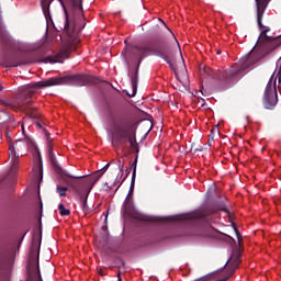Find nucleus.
<instances>
[{
  "label": "nucleus",
  "mask_w": 281,
  "mask_h": 281,
  "mask_svg": "<svg viewBox=\"0 0 281 281\" xmlns=\"http://www.w3.org/2000/svg\"><path fill=\"white\" fill-rule=\"evenodd\" d=\"M257 3V22L259 25V30L261 33L257 41L256 46L247 54V56L241 57L237 65L232 66L226 70H214L209 66H204L203 69L200 70L201 76H209L213 80H218L224 85H232L234 80H236V76H238L243 71H247L251 69L256 63L262 60L265 56H269L271 52L278 49L281 45L280 37H272L267 35L268 32H271V29L262 25V16H265V10H267V5H269L271 0H255Z\"/></svg>",
  "instance_id": "nucleus-1"
},
{
  "label": "nucleus",
  "mask_w": 281,
  "mask_h": 281,
  "mask_svg": "<svg viewBox=\"0 0 281 281\" xmlns=\"http://www.w3.org/2000/svg\"><path fill=\"white\" fill-rule=\"evenodd\" d=\"M171 41L164 35V33H157L153 35L149 43L146 45L134 46L131 50L125 55V60L127 63H137L136 70L132 72L131 82H132V94L131 98L137 95V82L138 77L137 74L139 71V65L148 54L151 56H158V58H162L168 65H170L171 69H175L172 63H170V57L172 56V45H177L178 49H181L179 45V41L175 36V33H171Z\"/></svg>",
  "instance_id": "nucleus-2"
},
{
  "label": "nucleus",
  "mask_w": 281,
  "mask_h": 281,
  "mask_svg": "<svg viewBox=\"0 0 281 281\" xmlns=\"http://www.w3.org/2000/svg\"><path fill=\"white\" fill-rule=\"evenodd\" d=\"M102 80L100 78L89 75H67L64 77H53L43 81H37L23 86L20 89V94L18 97L16 106L21 111H24L29 117L33 120H38L41 113L36 106L32 105L34 102V93L38 89H45L47 87H56L58 85H70L71 87H87V85H100Z\"/></svg>",
  "instance_id": "nucleus-3"
},
{
  "label": "nucleus",
  "mask_w": 281,
  "mask_h": 281,
  "mask_svg": "<svg viewBox=\"0 0 281 281\" xmlns=\"http://www.w3.org/2000/svg\"><path fill=\"white\" fill-rule=\"evenodd\" d=\"M216 212H226V214H229L227 206L225 204H220L218 206H212L202 211L177 215L176 217H168L167 221H190L191 232L187 233V236H202L204 238H215L221 240L223 234L212 227L210 217H207L211 216V214H216Z\"/></svg>",
  "instance_id": "nucleus-4"
},
{
  "label": "nucleus",
  "mask_w": 281,
  "mask_h": 281,
  "mask_svg": "<svg viewBox=\"0 0 281 281\" xmlns=\"http://www.w3.org/2000/svg\"><path fill=\"white\" fill-rule=\"evenodd\" d=\"M104 172L98 170L90 176H71L67 170L59 167V177L61 181H65L67 186L74 189V191L78 194L83 212H89V206H87V200L89 199V194L91 190H93V186L100 181ZM85 177H87L85 179ZM83 179V180H78Z\"/></svg>",
  "instance_id": "nucleus-5"
},
{
  "label": "nucleus",
  "mask_w": 281,
  "mask_h": 281,
  "mask_svg": "<svg viewBox=\"0 0 281 281\" xmlns=\"http://www.w3.org/2000/svg\"><path fill=\"white\" fill-rule=\"evenodd\" d=\"M130 143L135 153H139V143H137V126L124 117H117L112 121V144L122 146Z\"/></svg>",
  "instance_id": "nucleus-6"
},
{
  "label": "nucleus",
  "mask_w": 281,
  "mask_h": 281,
  "mask_svg": "<svg viewBox=\"0 0 281 281\" xmlns=\"http://www.w3.org/2000/svg\"><path fill=\"white\" fill-rule=\"evenodd\" d=\"M64 8L66 22L64 30L67 34H74L77 30H80L78 22L85 19L82 11V0H59Z\"/></svg>",
  "instance_id": "nucleus-7"
},
{
  "label": "nucleus",
  "mask_w": 281,
  "mask_h": 281,
  "mask_svg": "<svg viewBox=\"0 0 281 281\" xmlns=\"http://www.w3.org/2000/svg\"><path fill=\"white\" fill-rule=\"evenodd\" d=\"M41 256V237L38 235L33 237L31 251L29 256V273L31 281H43L41 277V268L38 266V258Z\"/></svg>",
  "instance_id": "nucleus-8"
},
{
  "label": "nucleus",
  "mask_w": 281,
  "mask_h": 281,
  "mask_svg": "<svg viewBox=\"0 0 281 281\" xmlns=\"http://www.w3.org/2000/svg\"><path fill=\"white\" fill-rule=\"evenodd\" d=\"M234 232L237 236L239 247H236L233 250V255L228 260V276L225 280H229V278H232L235 271L238 269V265H240V247H243V235H240V232H238V228L236 227H234Z\"/></svg>",
  "instance_id": "nucleus-9"
},
{
  "label": "nucleus",
  "mask_w": 281,
  "mask_h": 281,
  "mask_svg": "<svg viewBox=\"0 0 281 281\" xmlns=\"http://www.w3.org/2000/svg\"><path fill=\"white\" fill-rule=\"evenodd\" d=\"M27 148H34V142L31 140L27 135L24 134L23 138L16 139L13 145H10L9 150L11 153V157L16 156L19 154L25 155Z\"/></svg>",
  "instance_id": "nucleus-10"
},
{
  "label": "nucleus",
  "mask_w": 281,
  "mask_h": 281,
  "mask_svg": "<svg viewBox=\"0 0 281 281\" xmlns=\"http://www.w3.org/2000/svg\"><path fill=\"white\" fill-rule=\"evenodd\" d=\"M263 104L266 109H273L278 104V90L272 81H269L266 87Z\"/></svg>",
  "instance_id": "nucleus-11"
},
{
  "label": "nucleus",
  "mask_w": 281,
  "mask_h": 281,
  "mask_svg": "<svg viewBox=\"0 0 281 281\" xmlns=\"http://www.w3.org/2000/svg\"><path fill=\"white\" fill-rule=\"evenodd\" d=\"M13 260L10 256L4 257L1 262H0V269L1 271H3L5 273V278L4 279H0V281H10L8 279V276H10V272L12 271V265H13Z\"/></svg>",
  "instance_id": "nucleus-12"
},
{
  "label": "nucleus",
  "mask_w": 281,
  "mask_h": 281,
  "mask_svg": "<svg viewBox=\"0 0 281 281\" xmlns=\"http://www.w3.org/2000/svg\"><path fill=\"white\" fill-rule=\"evenodd\" d=\"M76 47L71 43L63 44L59 49V60H63V58H69V54L74 52Z\"/></svg>",
  "instance_id": "nucleus-13"
},
{
  "label": "nucleus",
  "mask_w": 281,
  "mask_h": 281,
  "mask_svg": "<svg viewBox=\"0 0 281 281\" xmlns=\"http://www.w3.org/2000/svg\"><path fill=\"white\" fill-rule=\"evenodd\" d=\"M134 169H133V176H132V184H131V189L128 191V199H132L133 196V189L135 188V176L137 175V156L133 162Z\"/></svg>",
  "instance_id": "nucleus-14"
},
{
  "label": "nucleus",
  "mask_w": 281,
  "mask_h": 281,
  "mask_svg": "<svg viewBox=\"0 0 281 281\" xmlns=\"http://www.w3.org/2000/svg\"><path fill=\"white\" fill-rule=\"evenodd\" d=\"M123 210L125 212V214H131V212H133V199L126 196L124 204H123Z\"/></svg>",
  "instance_id": "nucleus-15"
},
{
  "label": "nucleus",
  "mask_w": 281,
  "mask_h": 281,
  "mask_svg": "<svg viewBox=\"0 0 281 281\" xmlns=\"http://www.w3.org/2000/svg\"><path fill=\"white\" fill-rule=\"evenodd\" d=\"M16 170H19V155H12L10 172H16Z\"/></svg>",
  "instance_id": "nucleus-16"
},
{
  "label": "nucleus",
  "mask_w": 281,
  "mask_h": 281,
  "mask_svg": "<svg viewBox=\"0 0 281 281\" xmlns=\"http://www.w3.org/2000/svg\"><path fill=\"white\" fill-rule=\"evenodd\" d=\"M4 65H5V67H16V58L15 57H5Z\"/></svg>",
  "instance_id": "nucleus-17"
},
{
  "label": "nucleus",
  "mask_w": 281,
  "mask_h": 281,
  "mask_svg": "<svg viewBox=\"0 0 281 281\" xmlns=\"http://www.w3.org/2000/svg\"><path fill=\"white\" fill-rule=\"evenodd\" d=\"M59 214L60 216H69L71 214V211L69 209L65 207V204L60 203L58 205Z\"/></svg>",
  "instance_id": "nucleus-18"
},
{
  "label": "nucleus",
  "mask_w": 281,
  "mask_h": 281,
  "mask_svg": "<svg viewBox=\"0 0 281 281\" xmlns=\"http://www.w3.org/2000/svg\"><path fill=\"white\" fill-rule=\"evenodd\" d=\"M40 63H45V64L49 63L50 65H54V63H58V59L54 56H47L41 59Z\"/></svg>",
  "instance_id": "nucleus-19"
},
{
  "label": "nucleus",
  "mask_w": 281,
  "mask_h": 281,
  "mask_svg": "<svg viewBox=\"0 0 281 281\" xmlns=\"http://www.w3.org/2000/svg\"><path fill=\"white\" fill-rule=\"evenodd\" d=\"M68 190H69V188H67V187L57 186V192H58L59 196H67Z\"/></svg>",
  "instance_id": "nucleus-20"
},
{
  "label": "nucleus",
  "mask_w": 281,
  "mask_h": 281,
  "mask_svg": "<svg viewBox=\"0 0 281 281\" xmlns=\"http://www.w3.org/2000/svg\"><path fill=\"white\" fill-rule=\"evenodd\" d=\"M43 12L46 18V21H49V19H52V15H49V4H44Z\"/></svg>",
  "instance_id": "nucleus-21"
},
{
  "label": "nucleus",
  "mask_w": 281,
  "mask_h": 281,
  "mask_svg": "<svg viewBox=\"0 0 281 281\" xmlns=\"http://www.w3.org/2000/svg\"><path fill=\"white\" fill-rule=\"evenodd\" d=\"M36 170H37V173H38V179L40 181L43 180V165L42 164H38L36 166Z\"/></svg>",
  "instance_id": "nucleus-22"
},
{
  "label": "nucleus",
  "mask_w": 281,
  "mask_h": 281,
  "mask_svg": "<svg viewBox=\"0 0 281 281\" xmlns=\"http://www.w3.org/2000/svg\"><path fill=\"white\" fill-rule=\"evenodd\" d=\"M49 159H50L53 166H56V157L54 156V154L49 155Z\"/></svg>",
  "instance_id": "nucleus-23"
},
{
  "label": "nucleus",
  "mask_w": 281,
  "mask_h": 281,
  "mask_svg": "<svg viewBox=\"0 0 281 281\" xmlns=\"http://www.w3.org/2000/svg\"><path fill=\"white\" fill-rule=\"evenodd\" d=\"M48 155H54V147H52V144H48Z\"/></svg>",
  "instance_id": "nucleus-24"
},
{
  "label": "nucleus",
  "mask_w": 281,
  "mask_h": 281,
  "mask_svg": "<svg viewBox=\"0 0 281 281\" xmlns=\"http://www.w3.org/2000/svg\"><path fill=\"white\" fill-rule=\"evenodd\" d=\"M21 128H22L23 135H25V121H23V123H22V125H21Z\"/></svg>",
  "instance_id": "nucleus-25"
},
{
  "label": "nucleus",
  "mask_w": 281,
  "mask_h": 281,
  "mask_svg": "<svg viewBox=\"0 0 281 281\" xmlns=\"http://www.w3.org/2000/svg\"><path fill=\"white\" fill-rule=\"evenodd\" d=\"M216 130H212L211 131V134H210V138L212 139V142H214V132H215Z\"/></svg>",
  "instance_id": "nucleus-26"
},
{
  "label": "nucleus",
  "mask_w": 281,
  "mask_h": 281,
  "mask_svg": "<svg viewBox=\"0 0 281 281\" xmlns=\"http://www.w3.org/2000/svg\"><path fill=\"white\" fill-rule=\"evenodd\" d=\"M119 168H120L121 171L124 170V164L120 162Z\"/></svg>",
  "instance_id": "nucleus-27"
},
{
  "label": "nucleus",
  "mask_w": 281,
  "mask_h": 281,
  "mask_svg": "<svg viewBox=\"0 0 281 281\" xmlns=\"http://www.w3.org/2000/svg\"><path fill=\"white\" fill-rule=\"evenodd\" d=\"M37 128H43V125H41V122H36Z\"/></svg>",
  "instance_id": "nucleus-28"
},
{
  "label": "nucleus",
  "mask_w": 281,
  "mask_h": 281,
  "mask_svg": "<svg viewBox=\"0 0 281 281\" xmlns=\"http://www.w3.org/2000/svg\"><path fill=\"white\" fill-rule=\"evenodd\" d=\"M45 135H46L47 139H49V133L45 132Z\"/></svg>",
  "instance_id": "nucleus-29"
},
{
  "label": "nucleus",
  "mask_w": 281,
  "mask_h": 281,
  "mask_svg": "<svg viewBox=\"0 0 281 281\" xmlns=\"http://www.w3.org/2000/svg\"><path fill=\"white\" fill-rule=\"evenodd\" d=\"M121 265H122V267H124V260H121Z\"/></svg>",
  "instance_id": "nucleus-30"
},
{
  "label": "nucleus",
  "mask_w": 281,
  "mask_h": 281,
  "mask_svg": "<svg viewBox=\"0 0 281 281\" xmlns=\"http://www.w3.org/2000/svg\"><path fill=\"white\" fill-rule=\"evenodd\" d=\"M109 166H110L109 164H108V165H105V166H104V169L109 168Z\"/></svg>",
  "instance_id": "nucleus-31"
},
{
  "label": "nucleus",
  "mask_w": 281,
  "mask_h": 281,
  "mask_svg": "<svg viewBox=\"0 0 281 281\" xmlns=\"http://www.w3.org/2000/svg\"><path fill=\"white\" fill-rule=\"evenodd\" d=\"M0 91H3V87H1V85H0Z\"/></svg>",
  "instance_id": "nucleus-32"
},
{
  "label": "nucleus",
  "mask_w": 281,
  "mask_h": 281,
  "mask_svg": "<svg viewBox=\"0 0 281 281\" xmlns=\"http://www.w3.org/2000/svg\"><path fill=\"white\" fill-rule=\"evenodd\" d=\"M100 276H104V273L100 272Z\"/></svg>",
  "instance_id": "nucleus-33"
},
{
  "label": "nucleus",
  "mask_w": 281,
  "mask_h": 281,
  "mask_svg": "<svg viewBox=\"0 0 281 281\" xmlns=\"http://www.w3.org/2000/svg\"><path fill=\"white\" fill-rule=\"evenodd\" d=\"M217 54H221V50H218Z\"/></svg>",
  "instance_id": "nucleus-34"
},
{
  "label": "nucleus",
  "mask_w": 281,
  "mask_h": 281,
  "mask_svg": "<svg viewBox=\"0 0 281 281\" xmlns=\"http://www.w3.org/2000/svg\"><path fill=\"white\" fill-rule=\"evenodd\" d=\"M280 80H281V77H279V82H280Z\"/></svg>",
  "instance_id": "nucleus-35"
}]
</instances>
